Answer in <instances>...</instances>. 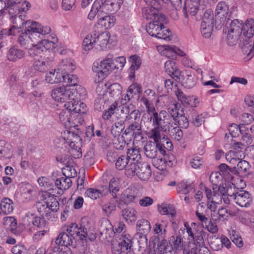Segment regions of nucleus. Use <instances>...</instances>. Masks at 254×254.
I'll list each match as a JSON object with an SVG mask.
<instances>
[{"label": "nucleus", "mask_w": 254, "mask_h": 254, "mask_svg": "<svg viewBox=\"0 0 254 254\" xmlns=\"http://www.w3.org/2000/svg\"><path fill=\"white\" fill-rule=\"evenodd\" d=\"M136 176L143 181L149 179L151 175L150 166L146 162H141L140 164Z\"/></svg>", "instance_id": "obj_30"}, {"label": "nucleus", "mask_w": 254, "mask_h": 254, "mask_svg": "<svg viewBox=\"0 0 254 254\" xmlns=\"http://www.w3.org/2000/svg\"><path fill=\"white\" fill-rule=\"evenodd\" d=\"M141 92V86L137 83H134L128 87L127 90V96L133 97L135 95L139 96Z\"/></svg>", "instance_id": "obj_52"}, {"label": "nucleus", "mask_w": 254, "mask_h": 254, "mask_svg": "<svg viewBox=\"0 0 254 254\" xmlns=\"http://www.w3.org/2000/svg\"><path fill=\"white\" fill-rule=\"evenodd\" d=\"M57 68L64 75L72 72L75 68V66L72 60L64 59L59 64Z\"/></svg>", "instance_id": "obj_25"}, {"label": "nucleus", "mask_w": 254, "mask_h": 254, "mask_svg": "<svg viewBox=\"0 0 254 254\" xmlns=\"http://www.w3.org/2000/svg\"><path fill=\"white\" fill-rule=\"evenodd\" d=\"M128 61L131 64L128 69V78L130 80H133L135 79V71L139 68L141 64V60L139 56L134 55L129 57Z\"/></svg>", "instance_id": "obj_23"}, {"label": "nucleus", "mask_w": 254, "mask_h": 254, "mask_svg": "<svg viewBox=\"0 0 254 254\" xmlns=\"http://www.w3.org/2000/svg\"><path fill=\"white\" fill-rule=\"evenodd\" d=\"M246 130V128L244 125L238 126L237 124H233L229 126V133L225 134V138L228 139L230 136L232 137H236L239 135V133L243 134Z\"/></svg>", "instance_id": "obj_34"}, {"label": "nucleus", "mask_w": 254, "mask_h": 254, "mask_svg": "<svg viewBox=\"0 0 254 254\" xmlns=\"http://www.w3.org/2000/svg\"><path fill=\"white\" fill-rule=\"evenodd\" d=\"M113 58V55L109 54L100 63L98 62L94 63L92 70L96 73V76L98 77V82L103 80L114 70L112 63Z\"/></svg>", "instance_id": "obj_7"}, {"label": "nucleus", "mask_w": 254, "mask_h": 254, "mask_svg": "<svg viewBox=\"0 0 254 254\" xmlns=\"http://www.w3.org/2000/svg\"><path fill=\"white\" fill-rule=\"evenodd\" d=\"M151 6H148L142 9L143 17L147 20L152 21L159 20L164 21L166 20L164 15L159 12L158 9L160 8L157 0H150Z\"/></svg>", "instance_id": "obj_10"}, {"label": "nucleus", "mask_w": 254, "mask_h": 254, "mask_svg": "<svg viewBox=\"0 0 254 254\" xmlns=\"http://www.w3.org/2000/svg\"><path fill=\"white\" fill-rule=\"evenodd\" d=\"M63 74L57 70L52 69L47 73L45 76V80L50 84H57L62 81Z\"/></svg>", "instance_id": "obj_31"}, {"label": "nucleus", "mask_w": 254, "mask_h": 254, "mask_svg": "<svg viewBox=\"0 0 254 254\" xmlns=\"http://www.w3.org/2000/svg\"><path fill=\"white\" fill-rule=\"evenodd\" d=\"M73 239L66 232L61 233L56 240V243L62 246L67 247L72 243Z\"/></svg>", "instance_id": "obj_42"}, {"label": "nucleus", "mask_w": 254, "mask_h": 254, "mask_svg": "<svg viewBox=\"0 0 254 254\" xmlns=\"http://www.w3.org/2000/svg\"><path fill=\"white\" fill-rule=\"evenodd\" d=\"M63 77L64 79H62V82L66 83L69 86H75L78 83V79L75 75L68 73L63 75Z\"/></svg>", "instance_id": "obj_56"}, {"label": "nucleus", "mask_w": 254, "mask_h": 254, "mask_svg": "<svg viewBox=\"0 0 254 254\" xmlns=\"http://www.w3.org/2000/svg\"><path fill=\"white\" fill-rule=\"evenodd\" d=\"M97 21L96 23L105 29L111 28L116 23V19L113 15L105 12H97Z\"/></svg>", "instance_id": "obj_21"}, {"label": "nucleus", "mask_w": 254, "mask_h": 254, "mask_svg": "<svg viewBox=\"0 0 254 254\" xmlns=\"http://www.w3.org/2000/svg\"><path fill=\"white\" fill-rule=\"evenodd\" d=\"M178 99L185 106L184 111L186 110L187 107H191L192 111H194V107H195L198 104V99L193 96H187L181 90L177 89L175 91Z\"/></svg>", "instance_id": "obj_18"}, {"label": "nucleus", "mask_w": 254, "mask_h": 254, "mask_svg": "<svg viewBox=\"0 0 254 254\" xmlns=\"http://www.w3.org/2000/svg\"><path fill=\"white\" fill-rule=\"evenodd\" d=\"M158 209L163 215H170L173 217L176 214V210L171 205H162L159 207Z\"/></svg>", "instance_id": "obj_58"}, {"label": "nucleus", "mask_w": 254, "mask_h": 254, "mask_svg": "<svg viewBox=\"0 0 254 254\" xmlns=\"http://www.w3.org/2000/svg\"><path fill=\"white\" fill-rule=\"evenodd\" d=\"M242 34L250 38L254 35V20L249 19L247 20L242 25Z\"/></svg>", "instance_id": "obj_37"}, {"label": "nucleus", "mask_w": 254, "mask_h": 254, "mask_svg": "<svg viewBox=\"0 0 254 254\" xmlns=\"http://www.w3.org/2000/svg\"><path fill=\"white\" fill-rule=\"evenodd\" d=\"M118 106V103L115 101L107 110L104 111L102 115V118L104 120H109L111 117L114 114L115 110Z\"/></svg>", "instance_id": "obj_59"}, {"label": "nucleus", "mask_w": 254, "mask_h": 254, "mask_svg": "<svg viewBox=\"0 0 254 254\" xmlns=\"http://www.w3.org/2000/svg\"><path fill=\"white\" fill-rule=\"evenodd\" d=\"M166 22V20L164 21L155 20L150 22L146 28L147 33L150 36L158 39H163L165 41L171 40V32L163 25V23Z\"/></svg>", "instance_id": "obj_8"}, {"label": "nucleus", "mask_w": 254, "mask_h": 254, "mask_svg": "<svg viewBox=\"0 0 254 254\" xmlns=\"http://www.w3.org/2000/svg\"><path fill=\"white\" fill-rule=\"evenodd\" d=\"M25 53L23 51L14 47L11 48L8 51L7 57L8 60L15 62L24 57Z\"/></svg>", "instance_id": "obj_40"}, {"label": "nucleus", "mask_w": 254, "mask_h": 254, "mask_svg": "<svg viewBox=\"0 0 254 254\" xmlns=\"http://www.w3.org/2000/svg\"><path fill=\"white\" fill-rule=\"evenodd\" d=\"M182 78L181 79V81L183 84L188 88H191L195 86L196 83V78L193 75L187 74L186 77H184L182 74Z\"/></svg>", "instance_id": "obj_49"}, {"label": "nucleus", "mask_w": 254, "mask_h": 254, "mask_svg": "<svg viewBox=\"0 0 254 254\" xmlns=\"http://www.w3.org/2000/svg\"><path fill=\"white\" fill-rule=\"evenodd\" d=\"M166 71L173 78H176L177 79L180 80L182 77V72L178 69L176 63L174 60H168L164 64Z\"/></svg>", "instance_id": "obj_22"}, {"label": "nucleus", "mask_w": 254, "mask_h": 254, "mask_svg": "<svg viewBox=\"0 0 254 254\" xmlns=\"http://www.w3.org/2000/svg\"><path fill=\"white\" fill-rule=\"evenodd\" d=\"M180 108L181 106L178 103H175L169 108V113L174 120H177V118L179 117L180 114L182 113L181 112Z\"/></svg>", "instance_id": "obj_63"}, {"label": "nucleus", "mask_w": 254, "mask_h": 254, "mask_svg": "<svg viewBox=\"0 0 254 254\" xmlns=\"http://www.w3.org/2000/svg\"><path fill=\"white\" fill-rule=\"evenodd\" d=\"M128 162L129 159L126 155H122L117 159L116 162V167L120 170L126 169Z\"/></svg>", "instance_id": "obj_61"}, {"label": "nucleus", "mask_w": 254, "mask_h": 254, "mask_svg": "<svg viewBox=\"0 0 254 254\" xmlns=\"http://www.w3.org/2000/svg\"><path fill=\"white\" fill-rule=\"evenodd\" d=\"M163 158L160 159H157L154 161V166L160 170H163L166 169L167 166L172 167L173 165L172 159H174V157L173 155L169 156L168 158L169 160H167L168 157L166 155V153L164 155H162Z\"/></svg>", "instance_id": "obj_28"}, {"label": "nucleus", "mask_w": 254, "mask_h": 254, "mask_svg": "<svg viewBox=\"0 0 254 254\" xmlns=\"http://www.w3.org/2000/svg\"><path fill=\"white\" fill-rule=\"evenodd\" d=\"M242 21L234 19L231 22L230 28L228 31V44L232 46L235 45L239 36L242 34Z\"/></svg>", "instance_id": "obj_12"}, {"label": "nucleus", "mask_w": 254, "mask_h": 254, "mask_svg": "<svg viewBox=\"0 0 254 254\" xmlns=\"http://www.w3.org/2000/svg\"><path fill=\"white\" fill-rule=\"evenodd\" d=\"M70 91L72 93V95L71 96V102L78 104L83 103V102H79V101L84 99L86 97V91L84 88L79 86L75 89L70 88Z\"/></svg>", "instance_id": "obj_27"}, {"label": "nucleus", "mask_w": 254, "mask_h": 254, "mask_svg": "<svg viewBox=\"0 0 254 254\" xmlns=\"http://www.w3.org/2000/svg\"><path fill=\"white\" fill-rule=\"evenodd\" d=\"M230 16V14L227 4L224 1L219 2L215 9V22L218 26L228 24Z\"/></svg>", "instance_id": "obj_11"}, {"label": "nucleus", "mask_w": 254, "mask_h": 254, "mask_svg": "<svg viewBox=\"0 0 254 254\" xmlns=\"http://www.w3.org/2000/svg\"><path fill=\"white\" fill-rule=\"evenodd\" d=\"M64 109L61 112L59 118L65 128L71 127H78L84 122L83 114L86 113L87 108L85 104H75L72 102H67L64 104Z\"/></svg>", "instance_id": "obj_1"}, {"label": "nucleus", "mask_w": 254, "mask_h": 254, "mask_svg": "<svg viewBox=\"0 0 254 254\" xmlns=\"http://www.w3.org/2000/svg\"><path fill=\"white\" fill-rule=\"evenodd\" d=\"M72 184V181L69 177L64 176L57 179L55 181V186L61 190H66L69 189Z\"/></svg>", "instance_id": "obj_44"}, {"label": "nucleus", "mask_w": 254, "mask_h": 254, "mask_svg": "<svg viewBox=\"0 0 254 254\" xmlns=\"http://www.w3.org/2000/svg\"><path fill=\"white\" fill-rule=\"evenodd\" d=\"M131 125L126 129L125 132L126 133H129L130 132L132 133V135L134 136V138L136 140L138 138L142 139V134L141 131V126L138 124V122H134L133 123H130Z\"/></svg>", "instance_id": "obj_38"}, {"label": "nucleus", "mask_w": 254, "mask_h": 254, "mask_svg": "<svg viewBox=\"0 0 254 254\" xmlns=\"http://www.w3.org/2000/svg\"><path fill=\"white\" fill-rule=\"evenodd\" d=\"M169 244L171 249L176 251H181L185 249L184 241L180 235L172 236Z\"/></svg>", "instance_id": "obj_33"}, {"label": "nucleus", "mask_w": 254, "mask_h": 254, "mask_svg": "<svg viewBox=\"0 0 254 254\" xmlns=\"http://www.w3.org/2000/svg\"><path fill=\"white\" fill-rule=\"evenodd\" d=\"M141 101L143 103V104L145 106L146 108L147 112L150 115V118L149 119L150 121L152 123L153 122V120L152 118H153V116L156 114L158 115L160 118L166 119V117L167 115V113L165 111H161L158 113L155 110V109L153 106L151 105L150 102L147 100L146 98H141Z\"/></svg>", "instance_id": "obj_26"}, {"label": "nucleus", "mask_w": 254, "mask_h": 254, "mask_svg": "<svg viewBox=\"0 0 254 254\" xmlns=\"http://www.w3.org/2000/svg\"><path fill=\"white\" fill-rule=\"evenodd\" d=\"M167 222L165 221H162L161 223H157L154 226V232L164 239L166 236Z\"/></svg>", "instance_id": "obj_46"}, {"label": "nucleus", "mask_w": 254, "mask_h": 254, "mask_svg": "<svg viewBox=\"0 0 254 254\" xmlns=\"http://www.w3.org/2000/svg\"><path fill=\"white\" fill-rule=\"evenodd\" d=\"M141 163L140 161L129 160V162L125 169V174L128 178H132L137 175V171Z\"/></svg>", "instance_id": "obj_36"}, {"label": "nucleus", "mask_w": 254, "mask_h": 254, "mask_svg": "<svg viewBox=\"0 0 254 254\" xmlns=\"http://www.w3.org/2000/svg\"><path fill=\"white\" fill-rule=\"evenodd\" d=\"M161 48H163L162 51V54L163 56L171 58L172 60L175 59V46L165 45Z\"/></svg>", "instance_id": "obj_64"}, {"label": "nucleus", "mask_w": 254, "mask_h": 254, "mask_svg": "<svg viewBox=\"0 0 254 254\" xmlns=\"http://www.w3.org/2000/svg\"><path fill=\"white\" fill-rule=\"evenodd\" d=\"M137 230L143 234L147 233L151 229L149 222L145 219L139 220L136 223Z\"/></svg>", "instance_id": "obj_54"}, {"label": "nucleus", "mask_w": 254, "mask_h": 254, "mask_svg": "<svg viewBox=\"0 0 254 254\" xmlns=\"http://www.w3.org/2000/svg\"><path fill=\"white\" fill-rule=\"evenodd\" d=\"M140 114L138 110L132 109L126 117V121L129 123L138 122L140 120Z\"/></svg>", "instance_id": "obj_62"}, {"label": "nucleus", "mask_w": 254, "mask_h": 254, "mask_svg": "<svg viewBox=\"0 0 254 254\" xmlns=\"http://www.w3.org/2000/svg\"><path fill=\"white\" fill-rule=\"evenodd\" d=\"M25 222L29 225L32 224L39 229L44 228L46 225L45 220L43 218L31 213H28L26 214Z\"/></svg>", "instance_id": "obj_24"}, {"label": "nucleus", "mask_w": 254, "mask_h": 254, "mask_svg": "<svg viewBox=\"0 0 254 254\" xmlns=\"http://www.w3.org/2000/svg\"><path fill=\"white\" fill-rule=\"evenodd\" d=\"M124 0H96L88 14V18L93 20L97 12L115 13L120 8Z\"/></svg>", "instance_id": "obj_4"}, {"label": "nucleus", "mask_w": 254, "mask_h": 254, "mask_svg": "<svg viewBox=\"0 0 254 254\" xmlns=\"http://www.w3.org/2000/svg\"><path fill=\"white\" fill-rule=\"evenodd\" d=\"M243 157V153L242 151L231 150L226 154V160L232 164L237 163L242 159Z\"/></svg>", "instance_id": "obj_43"}, {"label": "nucleus", "mask_w": 254, "mask_h": 254, "mask_svg": "<svg viewBox=\"0 0 254 254\" xmlns=\"http://www.w3.org/2000/svg\"><path fill=\"white\" fill-rule=\"evenodd\" d=\"M230 197L241 207H248L252 202V198L250 193L245 190H240L233 193Z\"/></svg>", "instance_id": "obj_19"}, {"label": "nucleus", "mask_w": 254, "mask_h": 254, "mask_svg": "<svg viewBox=\"0 0 254 254\" xmlns=\"http://www.w3.org/2000/svg\"><path fill=\"white\" fill-rule=\"evenodd\" d=\"M53 60L54 57L53 56H51L50 58L48 57L46 61L42 59L36 60L33 64V68L38 72H44L48 68V62L52 61Z\"/></svg>", "instance_id": "obj_32"}, {"label": "nucleus", "mask_w": 254, "mask_h": 254, "mask_svg": "<svg viewBox=\"0 0 254 254\" xmlns=\"http://www.w3.org/2000/svg\"><path fill=\"white\" fill-rule=\"evenodd\" d=\"M72 95L70 88L61 86L54 88L51 91V96L56 102H71V96Z\"/></svg>", "instance_id": "obj_14"}, {"label": "nucleus", "mask_w": 254, "mask_h": 254, "mask_svg": "<svg viewBox=\"0 0 254 254\" xmlns=\"http://www.w3.org/2000/svg\"><path fill=\"white\" fill-rule=\"evenodd\" d=\"M153 128L150 129L147 135L149 139L153 140L154 143L162 144V135L160 131L166 132L169 128V122L167 119L160 118L157 114L152 118Z\"/></svg>", "instance_id": "obj_6"}, {"label": "nucleus", "mask_w": 254, "mask_h": 254, "mask_svg": "<svg viewBox=\"0 0 254 254\" xmlns=\"http://www.w3.org/2000/svg\"><path fill=\"white\" fill-rule=\"evenodd\" d=\"M157 253L158 254H168L171 253V249L168 246L167 241L163 239L157 245Z\"/></svg>", "instance_id": "obj_53"}, {"label": "nucleus", "mask_w": 254, "mask_h": 254, "mask_svg": "<svg viewBox=\"0 0 254 254\" xmlns=\"http://www.w3.org/2000/svg\"><path fill=\"white\" fill-rule=\"evenodd\" d=\"M120 189V180L118 178H112L109 184V191L114 198L117 197V193Z\"/></svg>", "instance_id": "obj_45"}, {"label": "nucleus", "mask_w": 254, "mask_h": 254, "mask_svg": "<svg viewBox=\"0 0 254 254\" xmlns=\"http://www.w3.org/2000/svg\"><path fill=\"white\" fill-rule=\"evenodd\" d=\"M27 30L22 32L18 37V42L21 46L25 49H29L33 45L36 39L37 34L42 35L48 34L51 31V28L48 26H43L37 22L26 21Z\"/></svg>", "instance_id": "obj_2"}, {"label": "nucleus", "mask_w": 254, "mask_h": 254, "mask_svg": "<svg viewBox=\"0 0 254 254\" xmlns=\"http://www.w3.org/2000/svg\"><path fill=\"white\" fill-rule=\"evenodd\" d=\"M193 189V186L187 182L182 181L177 186V190L178 193L186 194Z\"/></svg>", "instance_id": "obj_48"}, {"label": "nucleus", "mask_w": 254, "mask_h": 254, "mask_svg": "<svg viewBox=\"0 0 254 254\" xmlns=\"http://www.w3.org/2000/svg\"><path fill=\"white\" fill-rule=\"evenodd\" d=\"M3 224L7 229L11 232L14 233L17 228V222L16 219L11 216H7L3 218Z\"/></svg>", "instance_id": "obj_50"}, {"label": "nucleus", "mask_w": 254, "mask_h": 254, "mask_svg": "<svg viewBox=\"0 0 254 254\" xmlns=\"http://www.w3.org/2000/svg\"><path fill=\"white\" fill-rule=\"evenodd\" d=\"M126 156L128 158L129 160L139 161V159L140 158L139 149L134 147L128 149Z\"/></svg>", "instance_id": "obj_60"}, {"label": "nucleus", "mask_w": 254, "mask_h": 254, "mask_svg": "<svg viewBox=\"0 0 254 254\" xmlns=\"http://www.w3.org/2000/svg\"><path fill=\"white\" fill-rule=\"evenodd\" d=\"M165 147L162 144H156L152 141H147L144 147V154L147 157L155 159L159 151L161 155L166 153Z\"/></svg>", "instance_id": "obj_17"}, {"label": "nucleus", "mask_w": 254, "mask_h": 254, "mask_svg": "<svg viewBox=\"0 0 254 254\" xmlns=\"http://www.w3.org/2000/svg\"><path fill=\"white\" fill-rule=\"evenodd\" d=\"M65 129L62 135L64 143L71 148L72 153L77 158L80 157L82 156L81 150L77 142L81 140L78 135L79 132L78 127H71Z\"/></svg>", "instance_id": "obj_5"}, {"label": "nucleus", "mask_w": 254, "mask_h": 254, "mask_svg": "<svg viewBox=\"0 0 254 254\" xmlns=\"http://www.w3.org/2000/svg\"><path fill=\"white\" fill-rule=\"evenodd\" d=\"M139 194V189L134 186H130L119 195V200L122 204L128 205L134 202Z\"/></svg>", "instance_id": "obj_13"}, {"label": "nucleus", "mask_w": 254, "mask_h": 254, "mask_svg": "<svg viewBox=\"0 0 254 254\" xmlns=\"http://www.w3.org/2000/svg\"><path fill=\"white\" fill-rule=\"evenodd\" d=\"M122 216L128 223L134 222L137 218V212L133 208L127 207L123 210Z\"/></svg>", "instance_id": "obj_35"}, {"label": "nucleus", "mask_w": 254, "mask_h": 254, "mask_svg": "<svg viewBox=\"0 0 254 254\" xmlns=\"http://www.w3.org/2000/svg\"><path fill=\"white\" fill-rule=\"evenodd\" d=\"M124 129V126L122 121L116 122L112 127L111 134L115 138L120 137Z\"/></svg>", "instance_id": "obj_51"}, {"label": "nucleus", "mask_w": 254, "mask_h": 254, "mask_svg": "<svg viewBox=\"0 0 254 254\" xmlns=\"http://www.w3.org/2000/svg\"><path fill=\"white\" fill-rule=\"evenodd\" d=\"M213 27V18L210 10L205 11L201 24V32L205 38H209L212 34Z\"/></svg>", "instance_id": "obj_15"}, {"label": "nucleus", "mask_w": 254, "mask_h": 254, "mask_svg": "<svg viewBox=\"0 0 254 254\" xmlns=\"http://www.w3.org/2000/svg\"><path fill=\"white\" fill-rule=\"evenodd\" d=\"M132 237L129 234H125L120 241L113 240L111 244L113 254H132Z\"/></svg>", "instance_id": "obj_9"}, {"label": "nucleus", "mask_w": 254, "mask_h": 254, "mask_svg": "<svg viewBox=\"0 0 254 254\" xmlns=\"http://www.w3.org/2000/svg\"><path fill=\"white\" fill-rule=\"evenodd\" d=\"M13 200L8 197H3L0 202V211L4 214H11L14 209Z\"/></svg>", "instance_id": "obj_29"}, {"label": "nucleus", "mask_w": 254, "mask_h": 254, "mask_svg": "<svg viewBox=\"0 0 254 254\" xmlns=\"http://www.w3.org/2000/svg\"><path fill=\"white\" fill-rule=\"evenodd\" d=\"M12 151L9 144L3 140H0V159L5 160L12 156Z\"/></svg>", "instance_id": "obj_39"}, {"label": "nucleus", "mask_w": 254, "mask_h": 254, "mask_svg": "<svg viewBox=\"0 0 254 254\" xmlns=\"http://www.w3.org/2000/svg\"><path fill=\"white\" fill-rule=\"evenodd\" d=\"M122 86L118 83H114L111 85L106 91V96L109 95L114 99L119 98L122 93Z\"/></svg>", "instance_id": "obj_41"}, {"label": "nucleus", "mask_w": 254, "mask_h": 254, "mask_svg": "<svg viewBox=\"0 0 254 254\" xmlns=\"http://www.w3.org/2000/svg\"><path fill=\"white\" fill-rule=\"evenodd\" d=\"M251 166L249 162L242 159L237 163V171L239 174L246 175L249 174Z\"/></svg>", "instance_id": "obj_55"}, {"label": "nucleus", "mask_w": 254, "mask_h": 254, "mask_svg": "<svg viewBox=\"0 0 254 254\" xmlns=\"http://www.w3.org/2000/svg\"><path fill=\"white\" fill-rule=\"evenodd\" d=\"M185 227L189 237V239L193 241L197 240V227L196 224L195 223H191L190 225H189L187 223H185Z\"/></svg>", "instance_id": "obj_47"}, {"label": "nucleus", "mask_w": 254, "mask_h": 254, "mask_svg": "<svg viewBox=\"0 0 254 254\" xmlns=\"http://www.w3.org/2000/svg\"><path fill=\"white\" fill-rule=\"evenodd\" d=\"M110 34L107 31L99 32L93 31L88 34L83 41V47L88 51L96 46L102 50L108 48L110 44Z\"/></svg>", "instance_id": "obj_3"}, {"label": "nucleus", "mask_w": 254, "mask_h": 254, "mask_svg": "<svg viewBox=\"0 0 254 254\" xmlns=\"http://www.w3.org/2000/svg\"><path fill=\"white\" fill-rule=\"evenodd\" d=\"M38 209L40 213H48L49 210L57 211L59 209V203L55 197L48 194L45 200H42L39 203Z\"/></svg>", "instance_id": "obj_16"}, {"label": "nucleus", "mask_w": 254, "mask_h": 254, "mask_svg": "<svg viewBox=\"0 0 254 254\" xmlns=\"http://www.w3.org/2000/svg\"><path fill=\"white\" fill-rule=\"evenodd\" d=\"M206 211L205 204L203 203H200L197 205L196 210V215L199 220L202 222H205L208 220L204 215Z\"/></svg>", "instance_id": "obj_57"}, {"label": "nucleus", "mask_w": 254, "mask_h": 254, "mask_svg": "<svg viewBox=\"0 0 254 254\" xmlns=\"http://www.w3.org/2000/svg\"><path fill=\"white\" fill-rule=\"evenodd\" d=\"M52 45H53L52 43L44 40H41L37 44H35L34 42L33 45L29 49L28 53L30 56L34 57L44 52L51 53L50 48Z\"/></svg>", "instance_id": "obj_20"}]
</instances>
